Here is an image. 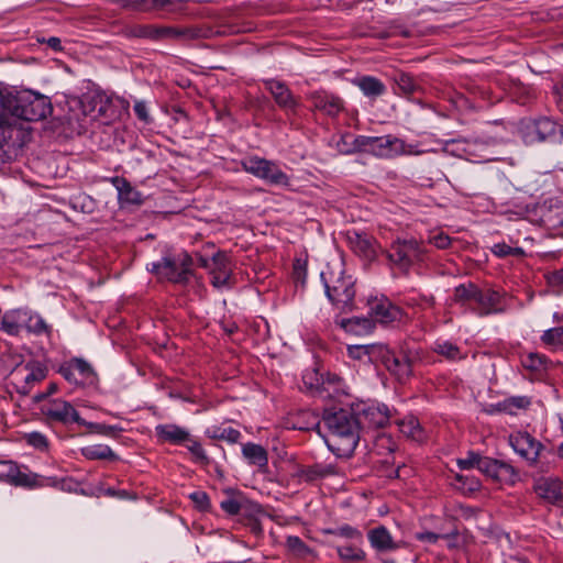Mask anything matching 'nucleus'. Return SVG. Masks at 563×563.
I'll list each match as a JSON object with an SVG mask.
<instances>
[{
    "label": "nucleus",
    "mask_w": 563,
    "mask_h": 563,
    "mask_svg": "<svg viewBox=\"0 0 563 563\" xmlns=\"http://www.w3.org/2000/svg\"><path fill=\"white\" fill-rule=\"evenodd\" d=\"M8 128L23 129L22 142L8 140V150L23 147L31 140L30 122L45 119L53 108L48 97L36 91L25 89L15 93H8Z\"/></svg>",
    "instance_id": "obj_1"
},
{
    "label": "nucleus",
    "mask_w": 563,
    "mask_h": 563,
    "mask_svg": "<svg viewBox=\"0 0 563 563\" xmlns=\"http://www.w3.org/2000/svg\"><path fill=\"white\" fill-rule=\"evenodd\" d=\"M327 446L339 457H349L360 440L361 421L352 409H339L325 413Z\"/></svg>",
    "instance_id": "obj_2"
},
{
    "label": "nucleus",
    "mask_w": 563,
    "mask_h": 563,
    "mask_svg": "<svg viewBox=\"0 0 563 563\" xmlns=\"http://www.w3.org/2000/svg\"><path fill=\"white\" fill-rule=\"evenodd\" d=\"M329 300L339 309L351 310L354 305L355 282L342 268L328 266L320 274Z\"/></svg>",
    "instance_id": "obj_3"
},
{
    "label": "nucleus",
    "mask_w": 563,
    "mask_h": 563,
    "mask_svg": "<svg viewBox=\"0 0 563 563\" xmlns=\"http://www.w3.org/2000/svg\"><path fill=\"white\" fill-rule=\"evenodd\" d=\"M352 139V147L346 152H365L382 158H393L399 156L402 150V140L393 135L366 136L352 134L344 135L342 141L347 143Z\"/></svg>",
    "instance_id": "obj_4"
},
{
    "label": "nucleus",
    "mask_w": 563,
    "mask_h": 563,
    "mask_svg": "<svg viewBox=\"0 0 563 563\" xmlns=\"http://www.w3.org/2000/svg\"><path fill=\"white\" fill-rule=\"evenodd\" d=\"M520 132L526 144L539 142L563 144V124L548 117L522 121Z\"/></svg>",
    "instance_id": "obj_5"
},
{
    "label": "nucleus",
    "mask_w": 563,
    "mask_h": 563,
    "mask_svg": "<svg viewBox=\"0 0 563 563\" xmlns=\"http://www.w3.org/2000/svg\"><path fill=\"white\" fill-rule=\"evenodd\" d=\"M424 255V245L413 238H398L387 251L389 262L402 272H408L411 266L422 262Z\"/></svg>",
    "instance_id": "obj_6"
},
{
    "label": "nucleus",
    "mask_w": 563,
    "mask_h": 563,
    "mask_svg": "<svg viewBox=\"0 0 563 563\" xmlns=\"http://www.w3.org/2000/svg\"><path fill=\"white\" fill-rule=\"evenodd\" d=\"M192 260L187 253H180L174 256H165L158 262L151 264L148 268L159 279H166L172 283H186L191 274Z\"/></svg>",
    "instance_id": "obj_7"
},
{
    "label": "nucleus",
    "mask_w": 563,
    "mask_h": 563,
    "mask_svg": "<svg viewBox=\"0 0 563 563\" xmlns=\"http://www.w3.org/2000/svg\"><path fill=\"white\" fill-rule=\"evenodd\" d=\"M40 410L45 421L49 424L69 426L77 423L79 426H88V422L80 417L73 404L63 398L48 399L41 405Z\"/></svg>",
    "instance_id": "obj_8"
},
{
    "label": "nucleus",
    "mask_w": 563,
    "mask_h": 563,
    "mask_svg": "<svg viewBox=\"0 0 563 563\" xmlns=\"http://www.w3.org/2000/svg\"><path fill=\"white\" fill-rule=\"evenodd\" d=\"M242 168L253 176L275 186H289V177L279 166L266 158L250 156L241 162Z\"/></svg>",
    "instance_id": "obj_9"
},
{
    "label": "nucleus",
    "mask_w": 563,
    "mask_h": 563,
    "mask_svg": "<svg viewBox=\"0 0 563 563\" xmlns=\"http://www.w3.org/2000/svg\"><path fill=\"white\" fill-rule=\"evenodd\" d=\"M378 362L400 383L406 382L412 375V364L417 354L410 349L401 350L399 354L390 351L385 344L380 346Z\"/></svg>",
    "instance_id": "obj_10"
},
{
    "label": "nucleus",
    "mask_w": 563,
    "mask_h": 563,
    "mask_svg": "<svg viewBox=\"0 0 563 563\" xmlns=\"http://www.w3.org/2000/svg\"><path fill=\"white\" fill-rule=\"evenodd\" d=\"M16 391L20 395L27 396L33 387L46 378L47 367L38 361H29L19 363L11 372Z\"/></svg>",
    "instance_id": "obj_11"
},
{
    "label": "nucleus",
    "mask_w": 563,
    "mask_h": 563,
    "mask_svg": "<svg viewBox=\"0 0 563 563\" xmlns=\"http://www.w3.org/2000/svg\"><path fill=\"white\" fill-rule=\"evenodd\" d=\"M509 444L529 465L537 463L540 452L543 449L542 443L526 431L511 433L509 435Z\"/></svg>",
    "instance_id": "obj_12"
},
{
    "label": "nucleus",
    "mask_w": 563,
    "mask_h": 563,
    "mask_svg": "<svg viewBox=\"0 0 563 563\" xmlns=\"http://www.w3.org/2000/svg\"><path fill=\"white\" fill-rule=\"evenodd\" d=\"M263 84L280 109L288 115L297 114L299 101L285 82L277 79H265Z\"/></svg>",
    "instance_id": "obj_13"
},
{
    "label": "nucleus",
    "mask_w": 563,
    "mask_h": 563,
    "mask_svg": "<svg viewBox=\"0 0 563 563\" xmlns=\"http://www.w3.org/2000/svg\"><path fill=\"white\" fill-rule=\"evenodd\" d=\"M353 410L361 421V428H383L390 418L388 407L384 404H362Z\"/></svg>",
    "instance_id": "obj_14"
},
{
    "label": "nucleus",
    "mask_w": 563,
    "mask_h": 563,
    "mask_svg": "<svg viewBox=\"0 0 563 563\" xmlns=\"http://www.w3.org/2000/svg\"><path fill=\"white\" fill-rule=\"evenodd\" d=\"M210 271L211 283L216 288H229L232 279V262L225 252H217L212 256Z\"/></svg>",
    "instance_id": "obj_15"
},
{
    "label": "nucleus",
    "mask_w": 563,
    "mask_h": 563,
    "mask_svg": "<svg viewBox=\"0 0 563 563\" xmlns=\"http://www.w3.org/2000/svg\"><path fill=\"white\" fill-rule=\"evenodd\" d=\"M313 109L323 112L329 117H336L344 108L343 100L325 90H317L308 95Z\"/></svg>",
    "instance_id": "obj_16"
},
{
    "label": "nucleus",
    "mask_w": 563,
    "mask_h": 563,
    "mask_svg": "<svg viewBox=\"0 0 563 563\" xmlns=\"http://www.w3.org/2000/svg\"><path fill=\"white\" fill-rule=\"evenodd\" d=\"M0 482L15 486H35L36 475L21 472L16 463L12 461H2L0 462Z\"/></svg>",
    "instance_id": "obj_17"
},
{
    "label": "nucleus",
    "mask_w": 563,
    "mask_h": 563,
    "mask_svg": "<svg viewBox=\"0 0 563 563\" xmlns=\"http://www.w3.org/2000/svg\"><path fill=\"white\" fill-rule=\"evenodd\" d=\"M478 462L477 470L493 479L500 481L516 475L515 468L511 465L498 460L482 456Z\"/></svg>",
    "instance_id": "obj_18"
},
{
    "label": "nucleus",
    "mask_w": 563,
    "mask_h": 563,
    "mask_svg": "<svg viewBox=\"0 0 563 563\" xmlns=\"http://www.w3.org/2000/svg\"><path fill=\"white\" fill-rule=\"evenodd\" d=\"M371 316L379 323L388 324L401 317V310L388 299L374 300L369 303Z\"/></svg>",
    "instance_id": "obj_19"
},
{
    "label": "nucleus",
    "mask_w": 563,
    "mask_h": 563,
    "mask_svg": "<svg viewBox=\"0 0 563 563\" xmlns=\"http://www.w3.org/2000/svg\"><path fill=\"white\" fill-rule=\"evenodd\" d=\"M500 300L501 296L499 292L489 289H478L473 301L474 303H476V307L474 309L477 311L479 316L497 313L501 311Z\"/></svg>",
    "instance_id": "obj_20"
},
{
    "label": "nucleus",
    "mask_w": 563,
    "mask_h": 563,
    "mask_svg": "<svg viewBox=\"0 0 563 563\" xmlns=\"http://www.w3.org/2000/svg\"><path fill=\"white\" fill-rule=\"evenodd\" d=\"M155 434L161 442L175 445L184 444L190 440V433L186 428L174 423H164L155 427Z\"/></svg>",
    "instance_id": "obj_21"
},
{
    "label": "nucleus",
    "mask_w": 563,
    "mask_h": 563,
    "mask_svg": "<svg viewBox=\"0 0 563 563\" xmlns=\"http://www.w3.org/2000/svg\"><path fill=\"white\" fill-rule=\"evenodd\" d=\"M111 184L118 190L119 202L124 205L140 206L143 202L142 194L136 190L132 185L123 177H112Z\"/></svg>",
    "instance_id": "obj_22"
},
{
    "label": "nucleus",
    "mask_w": 563,
    "mask_h": 563,
    "mask_svg": "<svg viewBox=\"0 0 563 563\" xmlns=\"http://www.w3.org/2000/svg\"><path fill=\"white\" fill-rule=\"evenodd\" d=\"M371 545L379 552H389L399 549V543L396 542L390 532L384 526H378L371 529L367 533Z\"/></svg>",
    "instance_id": "obj_23"
},
{
    "label": "nucleus",
    "mask_w": 563,
    "mask_h": 563,
    "mask_svg": "<svg viewBox=\"0 0 563 563\" xmlns=\"http://www.w3.org/2000/svg\"><path fill=\"white\" fill-rule=\"evenodd\" d=\"M534 489L541 498L555 503L563 495V483L556 477H544L536 483Z\"/></svg>",
    "instance_id": "obj_24"
},
{
    "label": "nucleus",
    "mask_w": 563,
    "mask_h": 563,
    "mask_svg": "<svg viewBox=\"0 0 563 563\" xmlns=\"http://www.w3.org/2000/svg\"><path fill=\"white\" fill-rule=\"evenodd\" d=\"M25 309L7 311L1 319V329L9 335H18L24 329Z\"/></svg>",
    "instance_id": "obj_25"
},
{
    "label": "nucleus",
    "mask_w": 563,
    "mask_h": 563,
    "mask_svg": "<svg viewBox=\"0 0 563 563\" xmlns=\"http://www.w3.org/2000/svg\"><path fill=\"white\" fill-rule=\"evenodd\" d=\"M349 243L352 250L360 256L372 260L375 257V247L366 234L352 232L349 234Z\"/></svg>",
    "instance_id": "obj_26"
},
{
    "label": "nucleus",
    "mask_w": 563,
    "mask_h": 563,
    "mask_svg": "<svg viewBox=\"0 0 563 563\" xmlns=\"http://www.w3.org/2000/svg\"><path fill=\"white\" fill-rule=\"evenodd\" d=\"M543 225L556 235H563V207L555 206L544 210L541 216Z\"/></svg>",
    "instance_id": "obj_27"
},
{
    "label": "nucleus",
    "mask_w": 563,
    "mask_h": 563,
    "mask_svg": "<svg viewBox=\"0 0 563 563\" xmlns=\"http://www.w3.org/2000/svg\"><path fill=\"white\" fill-rule=\"evenodd\" d=\"M243 457L249 464L258 466L260 468L267 466L268 456L266 450L252 442L245 443L242 446Z\"/></svg>",
    "instance_id": "obj_28"
},
{
    "label": "nucleus",
    "mask_w": 563,
    "mask_h": 563,
    "mask_svg": "<svg viewBox=\"0 0 563 563\" xmlns=\"http://www.w3.org/2000/svg\"><path fill=\"white\" fill-rule=\"evenodd\" d=\"M433 352L437 354L443 356L445 360L451 362H456L464 360L466 357V354L462 352L460 346H457L455 343L444 340V339H438L433 345H432Z\"/></svg>",
    "instance_id": "obj_29"
},
{
    "label": "nucleus",
    "mask_w": 563,
    "mask_h": 563,
    "mask_svg": "<svg viewBox=\"0 0 563 563\" xmlns=\"http://www.w3.org/2000/svg\"><path fill=\"white\" fill-rule=\"evenodd\" d=\"M380 346L382 343L350 345L347 347V354L354 360H363L364 357H367L369 362H378Z\"/></svg>",
    "instance_id": "obj_30"
},
{
    "label": "nucleus",
    "mask_w": 563,
    "mask_h": 563,
    "mask_svg": "<svg viewBox=\"0 0 563 563\" xmlns=\"http://www.w3.org/2000/svg\"><path fill=\"white\" fill-rule=\"evenodd\" d=\"M336 324H339L346 332L360 335L363 333H367L372 330L373 324L372 321L367 318H342L340 320H335Z\"/></svg>",
    "instance_id": "obj_31"
},
{
    "label": "nucleus",
    "mask_w": 563,
    "mask_h": 563,
    "mask_svg": "<svg viewBox=\"0 0 563 563\" xmlns=\"http://www.w3.org/2000/svg\"><path fill=\"white\" fill-rule=\"evenodd\" d=\"M332 474V470L330 466L314 464L309 466H300L296 472V476L300 481L305 482H314L319 478H323L328 475Z\"/></svg>",
    "instance_id": "obj_32"
},
{
    "label": "nucleus",
    "mask_w": 563,
    "mask_h": 563,
    "mask_svg": "<svg viewBox=\"0 0 563 563\" xmlns=\"http://www.w3.org/2000/svg\"><path fill=\"white\" fill-rule=\"evenodd\" d=\"M206 434L210 439L223 440L229 443H236L241 438V432L231 427L212 426L206 430Z\"/></svg>",
    "instance_id": "obj_33"
},
{
    "label": "nucleus",
    "mask_w": 563,
    "mask_h": 563,
    "mask_svg": "<svg viewBox=\"0 0 563 563\" xmlns=\"http://www.w3.org/2000/svg\"><path fill=\"white\" fill-rule=\"evenodd\" d=\"M357 87L367 97H378L386 90L384 84L372 76H364L356 81Z\"/></svg>",
    "instance_id": "obj_34"
},
{
    "label": "nucleus",
    "mask_w": 563,
    "mask_h": 563,
    "mask_svg": "<svg viewBox=\"0 0 563 563\" xmlns=\"http://www.w3.org/2000/svg\"><path fill=\"white\" fill-rule=\"evenodd\" d=\"M81 454L88 460H115L117 455L109 445L93 444L81 449Z\"/></svg>",
    "instance_id": "obj_35"
},
{
    "label": "nucleus",
    "mask_w": 563,
    "mask_h": 563,
    "mask_svg": "<svg viewBox=\"0 0 563 563\" xmlns=\"http://www.w3.org/2000/svg\"><path fill=\"white\" fill-rule=\"evenodd\" d=\"M457 143L463 145L461 150L470 158L474 157V158H479V159H485V161L490 159L485 154V152H487L488 145H489L487 142L475 140V141H464V142L459 141Z\"/></svg>",
    "instance_id": "obj_36"
},
{
    "label": "nucleus",
    "mask_w": 563,
    "mask_h": 563,
    "mask_svg": "<svg viewBox=\"0 0 563 563\" xmlns=\"http://www.w3.org/2000/svg\"><path fill=\"white\" fill-rule=\"evenodd\" d=\"M398 428L404 435L416 441L422 440V429L417 418L410 416L399 420Z\"/></svg>",
    "instance_id": "obj_37"
},
{
    "label": "nucleus",
    "mask_w": 563,
    "mask_h": 563,
    "mask_svg": "<svg viewBox=\"0 0 563 563\" xmlns=\"http://www.w3.org/2000/svg\"><path fill=\"white\" fill-rule=\"evenodd\" d=\"M24 329L37 335L49 331V327L46 324L44 319L40 314L27 309H25Z\"/></svg>",
    "instance_id": "obj_38"
},
{
    "label": "nucleus",
    "mask_w": 563,
    "mask_h": 563,
    "mask_svg": "<svg viewBox=\"0 0 563 563\" xmlns=\"http://www.w3.org/2000/svg\"><path fill=\"white\" fill-rule=\"evenodd\" d=\"M521 364L531 372H543L548 368L549 360L539 353H528L521 357Z\"/></svg>",
    "instance_id": "obj_39"
},
{
    "label": "nucleus",
    "mask_w": 563,
    "mask_h": 563,
    "mask_svg": "<svg viewBox=\"0 0 563 563\" xmlns=\"http://www.w3.org/2000/svg\"><path fill=\"white\" fill-rule=\"evenodd\" d=\"M45 483H38L36 481L35 485L38 486H51L64 492H75L78 488V483L71 477H46L44 478Z\"/></svg>",
    "instance_id": "obj_40"
},
{
    "label": "nucleus",
    "mask_w": 563,
    "mask_h": 563,
    "mask_svg": "<svg viewBox=\"0 0 563 563\" xmlns=\"http://www.w3.org/2000/svg\"><path fill=\"white\" fill-rule=\"evenodd\" d=\"M541 341L553 350H563V325L545 330Z\"/></svg>",
    "instance_id": "obj_41"
},
{
    "label": "nucleus",
    "mask_w": 563,
    "mask_h": 563,
    "mask_svg": "<svg viewBox=\"0 0 563 563\" xmlns=\"http://www.w3.org/2000/svg\"><path fill=\"white\" fill-rule=\"evenodd\" d=\"M121 9L129 11H148L156 5L157 0H110Z\"/></svg>",
    "instance_id": "obj_42"
},
{
    "label": "nucleus",
    "mask_w": 563,
    "mask_h": 563,
    "mask_svg": "<svg viewBox=\"0 0 563 563\" xmlns=\"http://www.w3.org/2000/svg\"><path fill=\"white\" fill-rule=\"evenodd\" d=\"M71 361L75 366L76 374L80 377L79 383L92 384L96 380L97 375L88 362L82 358H73Z\"/></svg>",
    "instance_id": "obj_43"
},
{
    "label": "nucleus",
    "mask_w": 563,
    "mask_h": 563,
    "mask_svg": "<svg viewBox=\"0 0 563 563\" xmlns=\"http://www.w3.org/2000/svg\"><path fill=\"white\" fill-rule=\"evenodd\" d=\"M336 550L340 559L346 562H358L365 559L364 551L355 545H341Z\"/></svg>",
    "instance_id": "obj_44"
},
{
    "label": "nucleus",
    "mask_w": 563,
    "mask_h": 563,
    "mask_svg": "<svg viewBox=\"0 0 563 563\" xmlns=\"http://www.w3.org/2000/svg\"><path fill=\"white\" fill-rule=\"evenodd\" d=\"M531 400L527 396H514L505 399L504 409L510 415H517L518 410L527 409Z\"/></svg>",
    "instance_id": "obj_45"
},
{
    "label": "nucleus",
    "mask_w": 563,
    "mask_h": 563,
    "mask_svg": "<svg viewBox=\"0 0 563 563\" xmlns=\"http://www.w3.org/2000/svg\"><path fill=\"white\" fill-rule=\"evenodd\" d=\"M395 82L399 89L405 95H411L416 92L419 88L415 78L406 73H400L395 77Z\"/></svg>",
    "instance_id": "obj_46"
},
{
    "label": "nucleus",
    "mask_w": 563,
    "mask_h": 563,
    "mask_svg": "<svg viewBox=\"0 0 563 563\" xmlns=\"http://www.w3.org/2000/svg\"><path fill=\"white\" fill-rule=\"evenodd\" d=\"M25 440L29 445L41 452H46L49 449V442L47 437L41 432H30L25 434Z\"/></svg>",
    "instance_id": "obj_47"
},
{
    "label": "nucleus",
    "mask_w": 563,
    "mask_h": 563,
    "mask_svg": "<svg viewBox=\"0 0 563 563\" xmlns=\"http://www.w3.org/2000/svg\"><path fill=\"white\" fill-rule=\"evenodd\" d=\"M187 449L192 454L195 462L208 465L209 457L202 448L201 443L190 437V440H187Z\"/></svg>",
    "instance_id": "obj_48"
},
{
    "label": "nucleus",
    "mask_w": 563,
    "mask_h": 563,
    "mask_svg": "<svg viewBox=\"0 0 563 563\" xmlns=\"http://www.w3.org/2000/svg\"><path fill=\"white\" fill-rule=\"evenodd\" d=\"M544 278L553 292H563V269L548 272L544 274Z\"/></svg>",
    "instance_id": "obj_49"
},
{
    "label": "nucleus",
    "mask_w": 563,
    "mask_h": 563,
    "mask_svg": "<svg viewBox=\"0 0 563 563\" xmlns=\"http://www.w3.org/2000/svg\"><path fill=\"white\" fill-rule=\"evenodd\" d=\"M286 545L298 556H306L310 552L306 543L297 536H289L286 540Z\"/></svg>",
    "instance_id": "obj_50"
},
{
    "label": "nucleus",
    "mask_w": 563,
    "mask_h": 563,
    "mask_svg": "<svg viewBox=\"0 0 563 563\" xmlns=\"http://www.w3.org/2000/svg\"><path fill=\"white\" fill-rule=\"evenodd\" d=\"M478 288L474 286L473 284L470 285H460L455 288V299L457 301H474V298L477 294Z\"/></svg>",
    "instance_id": "obj_51"
},
{
    "label": "nucleus",
    "mask_w": 563,
    "mask_h": 563,
    "mask_svg": "<svg viewBox=\"0 0 563 563\" xmlns=\"http://www.w3.org/2000/svg\"><path fill=\"white\" fill-rule=\"evenodd\" d=\"M482 455L478 453H475L473 451H470L467 453L466 457L459 459L457 460V466L461 470H471V468H477L478 461H481Z\"/></svg>",
    "instance_id": "obj_52"
},
{
    "label": "nucleus",
    "mask_w": 563,
    "mask_h": 563,
    "mask_svg": "<svg viewBox=\"0 0 563 563\" xmlns=\"http://www.w3.org/2000/svg\"><path fill=\"white\" fill-rule=\"evenodd\" d=\"M58 373L69 383L79 384V378L76 376V369L73 361L62 365Z\"/></svg>",
    "instance_id": "obj_53"
},
{
    "label": "nucleus",
    "mask_w": 563,
    "mask_h": 563,
    "mask_svg": "<svg viewBox=\"0 0 563 563\" xmlns=\"http://www.w3.org/2000/svg\"><path fill=\"white\" fill-rule=\"evenodd\" d=\"M428 152H430V150L421 147L419 143L408 144L402 140V150L399 151V155H421Z\"/></svg>",
    "instance_id": "obj_54"
},
{
    "label": "nucleus",
    "mask_w": 563,
    "mask_h": 563,
    "mask_svg": "<svg viewBox=\"0 0 563 563\" xmlns=\"http://www.w3.org/2000/svg\"><path fill=\"white\" fill-rule=\"evenodd\" d=\"M134 113L139 118V120L148 123L151 121L147 104L145 101L137 100L134 103Z\"/></svg>",
    "instance_id": "obj_55"
},
{
    "label": "nucleus",
    "mask_w": 563,
    "mask_h": 563,
    "mask_svg": "<svg viewBox=\"0 0 563 563\" xmlns=\"http://www.w3.org/2000/svg\"><path fill=\"white\" fill-rule=\"evenodd\" d=\"M190 499L200 510H205L209 507V496L205 492L198 490L191 493Z\"/></svg>",
    "instance_id": "obj_56"
},
{
    "label": "nucleus",
    "mask_w": 563,
    "mask_h": 563,
    "mask_svg": "<svg viewBox=\"0 0 563 563\" xmlns=\"http://www.w3.org/2000/svg\"><path fill=\"white\" fill-rule=\"evenodd\" d=\"M448 536H441L434 532L430 531H423L416 533V539L420 542L434 544L437 543L441 538H446Z\"/></svg>",
    "instance_id": "obj_57"
},
{
    "label": "nucleus",
    "mask_w": 563,
    "mask_h": 563,
    "mask_svg": "<svg viewBox=\"0 0 563 563\" xmlns=\"http://www.w3.org/2000/svg\"><path fill=\"white\" fill-rule=\"evenodd\" d=\"M221 508L230 515H238L241 510V504L233 498H229L221 501Z\"/></svg>",
    "instance_id": "obj_58"
},
{
    "label": "nucleus",
    "mask_w": 563,
    "mask_h": 563,
    "mask_svg": "<svg viewBox=\"0 0 563 563\" xmlns=\"http://www.w3.org/2000/svg\"><path fill=\"white\" fill-rule=\"evenodd\" d=\"M302 380L309 389H319L320 379L318 374L314 372H306L302 376Z\"/></svg>",
    "instance_id": "obj_59"
},
{
    "label": "nucleus",
    "mask_w": 563,
    "mask_h": 563,
    "mask_svg": "<svg viewBox=\"0 0 563 563\" xmlns=\"http://www.w3.org/2000/svg\"><path fill=\"white\" fill-rule=\"evenodd\" d=\"M338 533L340 536L349 538V539H361L362 538L361 532L357 529H355L349 525L340 527L338 530Z\"/></svg>",
    "instance_id": "obj_60"
},
{
    "label": "nucleus",
    "mask_w": 563,
    "mask_h": 563,
    "mask_svg": "<svg viewBox=\"0 0 563 563\" xmlns=\"http://www.w3.org/2000/svg\"><path fill=\"white\" fill-rule=\"evenodd\" d=\"M431 242L438 249H446L451 244V239L444 233H438L432 236Z\"/></svg>",
    "instance_id": "obj_61"
},
{
    "label": "nucleus",
    "mask_w": 563,
    "mask_h": 563,
    "mask_svg": "<svg viewBox=\"0 0 563 563\" xmlns=\"http://www.w3.org/2000/svg\"><path fill=\"white\" fill-rule=\"evenodd\" d=\"M510 247L511 246L506 244L505 242L496 243L493 245L492 252L494 255H496L498 257H506V256L510 255Z\"/></svg>",
    "instance_id": "obj_62"
},
{
    "label": "nucleus",
    "mask_w": 563,
    "mask_h": 563,
    "mask_svg": "<svg viewBox=\"0 0 563 563\" xmlns=\"http://www.w3.org/2000/svg\"><path fill=\"white\" fill-rule=\"evenodd\" d=\"M88 428H95L102 434H110L115 428L112 426H106V424H97V423H89Z\"/></svg>",
    "instance_id": "obj_63"
},
{
    "label": "nucleus",
    "mask_w": 563,
    "mask_h": 563,
    "mask_svg": "<svg viewBox=\"0 0 563 563\" xmlns=\"http://www.w3.org/2000/svg\"><path fill=\"white\" fill-rule=\"evenodd\" d=\"M294 274H295L297 280L301 279L303 282L305 276H306V271H305L303 264H301L299 261H297L294 266Z\"/></svg>",
    "instance_id": "obj_64"
}]
</instances>
